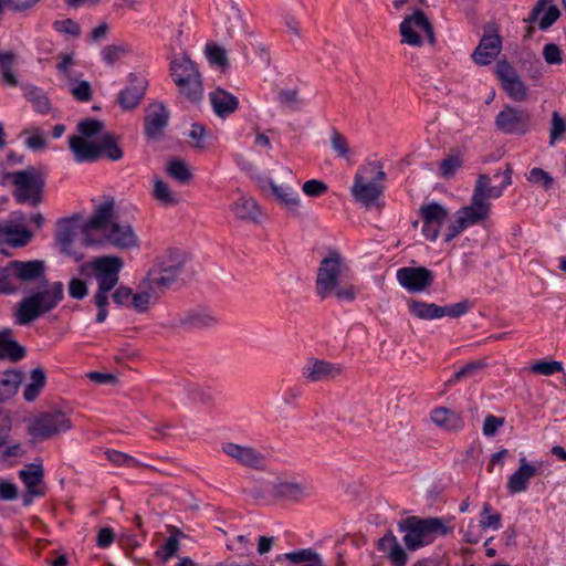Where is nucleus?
Masks as SVG:
<instances>
[{"label": "nucleus", "mask_w": 566, "mask_h": 566, "mask_svg": "<svg viewBox=\"0 0 566 566\" xmlns=\"http://www.w3.org/2000/svg\"><path fill=\"white\" fill-rule=\"evenodd\" d=\"M491 506L489 503H485L482 510V518L480 521V526L482 528L492 527L494 530L500 528L501 526V514L500 513H490Z\"/></svg>", "instance_id": "59"}, {"label": "nucleus", "mask_w": 566, "mask_h": 566, "mask_svg": "<svg viewBox=\"0 0 566 566\" xmlns=\"http://www.w3.org/2000/svg\"><path fill=\"white\" fill-rule=\"evenodd\" d=\"M147 81L136 74H129L126 85L117 97V103L123 111L135 109L145 96Z\"/></svg>", "instance_id": "21"}, {"label": "nucleus", "mask_w": 566, "mask_h": 566, "mask_svg": "<svg viewBox=\"0 0 566 566\" xmlns=\"http://www.w3.org/2000/svg\"><path fill=\"white\" fill-rule=\"evenodd\" d=\"M502 41L497 34H484L472 53L473 61L479 65L490 64L501 52Z\"/></svg>", "instance_id": "25"}, {"label": "nucleus", "mask_w": 566, "mask_h": 566, "mask_svg": "<svg viewBox=\"0 0 566 566\" xmlns=\"http://www.w3.org/2000/svg\"><path fill=\"white\" fill-rule=\"evenodd\" d=\"M206 54L211 63L224 67L228 64L226 50L217 44H208L206 46Z\"/></svg>", "instance_id": "57"}, {"label": "nucleus", "mask_w": 566, "mask_h": 566, "mask_svg": "<svg viewBox=\"0 0 566 566\" xmlns=\"http://www.w3.org/2000/svg\"><path fill=\"white\" fill-rule=\"evenodd\" d=\"M185 264L184 252L167 250L156 258L145 277L155 286V290L164 294L181 275Z\"/></svg>", "instance_id": "5"}, {"label": "nucleus", "mask_w": 566, "mask_h": 566, "mask_svg": "<svg viewBox=\"0 0 566 566\" xmlns=\"http://www.w3.org/2000/svg\"><path fill=\"white\" fill-rule=\"evenodd\" d=\"M538 465L530 463L525 457L520 459L518 469L512 473L507 480V490L511 494L522 493L527 490L528 482L534 478L539 470Z\"/></svg>", "instance_id": "24"}, {"label": "nucleus", "mask_w": 566, "mask_h": 566, "mask_svg": "<svg viewBox=\"0 0 566 566\" xmlns=\"http://www.w3.org/2000/svg\"><path fill=\"white\" fill-rule=\"evenodd\" d=\"M22 381V373L18 370H8L0 379V389L3 395H8V399L13 397Z\"/></svg>", "instance_id": "49"}, {"label": "nucleus", "mask_w": 566, "mask_h": 566, "mask_svg": "<svg viewBox=\"0 0 566 566\" xmlns=\"http://www.w3.org/2000/svg\"><path fill=\"white\" fill-rule=\"evenodd\" d=\"M153 198L163 207H174L180 201L178 192L174 191L170 186L159 179H154Z\"/></svg>", "instance_id": "37"}, {"label": "nucleus", "mask_w": 566, "mask_h": 566, "mask_svg": "<svg viewBox=\"0 0 566 566\" xmlns=\"http://www.w3.org/2000/svg\"><path fill=\"white\" fill-rule=\"evenodd\" d=\"M13 262V273L18 277L19 286L21 284L39 283L44 284L45 277V262L42 260L18 261Z\"/></svg>", "instance_id": "22"}, {"label": "nucleus", "mask_w": 566, "mask_h": 566, "mask_svg": "<svg viewBox=\"0 0 566 566\" xmlns=\"http://www.w3.org/2000/svg\"><path fill=\"white\" fill-rule=\"evenodd\" d=\"M99 158L106 157L112 161H117L123 158V149L112 135H105L98 143Z\"/></svg>", "instance_id": "45"}, {"label": "nucleus", "mask_w": 566, "mask_h": 566, "mask_svg": "<svg viewBox=\"0 0 566 566\" xmlns=\"http://www.w3.org/2000/svg\"><path fill=\"white\" fill-rule=\"evenodd\" d=\"M543 56L547 64H562L563 51L555 43H548L543 49Z\"/></svg>", "instance_id": "63"}, {"label": "nucleus", "mask_w": 566, "mask_h": 566, "mask_svg": "<svg viewBox=\"0 0 566 566\" xmlns=\"http://www.w3.org/2000/svg\"><path fill=\"white\" fill-rule=\"evenodd\" d=\"M170 113L161 102L150 103L145 108L144 132L148 139L159 140L168 126Z\"/></svg>", "instance_id": "16"}, {"label": "nucleus", "mask_w": 566, "mask_h": 566, "mask_svg": "<svg viewBox=\"0 0 566 566\" xmlns=\"http://www.w3.org/2000/svg\"><path fill=\"white\" fill-rule=\"evenodd\" d=\"M270 188L276 201L281 205L283 209H285L287 212L294 216L298 214L301 200L297 192L292 186L276 185L275 182L270 181Z\"/></svg>", "instance_id": "31"}, {"label": "nucleus", "mask_w": 566, "mask_h": 566, "mask_svg": "<svg viewBox=\"0 0 566 566\" xmlns=\"http://www.w3.org/2000/svg\"><path fill=\"white\" fill-rule=\"evenodd\" d=\"M123 265L124 262L122 258L115 255H105L96 258L90 263L83 265L81 271L84 272V269L88 268L94 272V277L98 285L95 295H108V293L118 283L119 272Z\"/></svg>", "instance_id": "9"}, {"label": "nucleus", "mask_w": 566, "mask_h": 566, "mask_svg": "<svg viewBox=\"0 0 566 566\" xmlns=\"http://www.w3.org/2000/svg\"><path fill=\"white\" fill-rule=\"evenodd\" d=\"M64 297L62 282L39 285V289L23 297L18 304L14 313L15 324L25 326L54 310Z\"/></svg>", "instance_id": "3"}, {"label": "nucleus", "mask_w": 566, "mask_h": 566, "mask_svg": "<svg viewBox=\"0 0 566 566\" xmlns=\"http://www.w3.org/2000/svg\"><path fill=\"white\" fill-rule=\"evenodd\" d=\"M398 531L403 533V543L407 548L416 551L433 543L439 536L448 535L452 532V527L440 517L409 516L399 522Z\"/></svg>", "instance_id": "4"}, {"label": "nucleus", "mask_w": 566, "mask_h": 566, "mask_svg": "<svg viewBox=\"0 0 566 566\" xmlns=\"http://www.w3.org/2000/svg\"><path fill=\"white\" fill-rule=\"evenodd\" d=\"M531 114L526 109L516 108L510 105L495 117L496 128L509 135H524L530 129Z\"/></svg>", "instance_id": "12"}, {"label": "nucleus", "mask_w": 566, "mask_h": 566, "mask_svg": "<svg viewBox=\"0 0 566 566\" xmlns=\"http://www.w3.org/2000/svg\"><path fill=\"white\" fill-rule=\"evenodd\" d=\"M566 133V120L554 112L552 115L551 140L549 144L554 145L556 139H559Z\"/></svg>", "instance_id": "61"}, {"label": "nucleus", "mask_w": 566, "mask_h": 566, "mask_svg": "<svg viewBox=\"0 0 566 566\" xmlns=\"http://www.w3.org/2000/svg\"><path fill=\"white\" fill-rule=\"evenodd\" d=\"M526 178L530 182L542 186L545 190H549L554 185V178L542 168H532Z\"/></svg>", "instance_id": "52"}, {"label": "nucleus", "mask_w": 566, "mask_h": 566, "mask_svg": "<svg viewBox=\"0 0 566 566\" xmlns=\"http://www.w3.org/2000/svg\"><path fill=\"white\" fill-rule=\"evenodd\" d=\"M23 134H29L30 136L25 139V145L33 150H42L45 145L46 140L44 138L43 132L40 128H31L25 129Z\"/></svg>", "instance_id": "56"}, {"label": "nucleus", "mask_w": 566, "mask_h": 566, "mask_svg": "<svg viewBox=\"0 0 566 566\" xmlns=\"http://www.w3.org/2000/svg\"><path fill=\"white\" fill-rule=\"evenodd\" d=\"M408 308L415 317L423 321L438 319L442 312L439 305L419 300H409Z\"/></svg>", "instance_id": "39"}, {"label": "nucleus", "mask_w": 566, "mask_h": 566, "mask_svg": "<svg viewBox=\"0 0 566 566\" xmlns=\"http://www.w3.org/2000/svg\"><path fill=\"white\" fill-rule=\"evenodd\" d=\"M166 172L169 177L182 185L189 184L192 179V172L188 165L178 158H174L167 163Z\"/></svg>", "instance_id": "43"}, {"label": "nucleus", "mask_w": 566, "mask_h": 566, "mask_svg": "<svg viewBox=\"0 0 566 566\" xmlns=\"http://www.w3.org/2000/svg\"><path fill=\"white\" fill-rule=\"evenodd\" d=\"M352 277L350 269L342 254L329 251L317 269V295L323 298L334 296L338 301L353 302L356 298L357 289L352 283Z\"/></svg>", "instance_id": "2"}, {"label": "nucleus", "mask_w": 566, "mask_h": 566, "mask_svg": "<svg viewBox=\"0 0 566 566\" xmlns=\"http://www.w3.org/2000/svg\"><path fill=\"white\" fill-rule=\"evenodd\" d=\"M331 144L333 149L342 158H348L349 146L347 139L337 130H334L331 136Z\"/></svg>", "instance_id": "62"}, {"label": "nucleus", "mask_w": 566, "mask_h": 566, "mask_svg": "<svg viewBox=\"0 0 566 566\" xmlns=\"http://www.w3.org/2000/svg\"><path fill=\"white\" fill-rule=\"evenodd\" d=\"M27 491L31 495L43 496L45 486L43 482L44 470L41 463H30L19 472Z\"/></svg>", "instance_id": "27"}, {"label": "nucleus", "mask_w": 566, "mask_h": 566, "mask_svg": "<svg viewBox=\"0 0 566 566\" xmlns=\"http://www.w3.org/2000/svg\"><path fill=\"white\" fill-rule=\"evenodd\" d=\"M491 203H484L480 200L471 198V205L463 207L457 212V216L463 221L465 227L476 224L484 221L490 213Z\"/></svg>", "instance_id": "33"}, {"label": "nucleus", "mask_w": 566, "mask_h": 566, "mask_svg": "<svg viewBox=\"0 0 566 566\" xmlns=\"http://www.w3.org/2000/svg\"><path fill=\"white\" fill-rule=\"evenodd\" d=\"M128 46L127 45H106L102 50V56L106 64L109 66H113L116 62H118L123 56H125L128 53Z\"/></svg>", "instance_id": "51"}, {"label": "nucleus", "mask_w": 566, "mask_h": 566, "mask_svg": "<svg viewBox=\"0 0 566 566\" xmlns=\"http://www.w3.org/2000/svg\"><path fill=\"white\" fill-rule=\"evenodd\" d=\"M564 369L560 361H545L541 360L533 364L530 368L531 373L543 376H551L557 373H562Z\"/></svg>", "instance_id": "53"}, {"label": "nucleus", "mask_w": 566, "mask_h": 566, "mask_svg": "<svg viewBox=\"0 0 566 566\" xmlns=\"http://www.w3.org/2000/svg\"><path fill=\"white\" fill-rule=\"evenodd\" d=\"M69 146L77 163H91L99 159L98 143L73 135L69 138Z\"/></svg>", "instance_id": "28"}, {"label": "nucleus", "mask_w": 566, "mask_h": 566, "mask_svg": "<svg viewBox=\"0 0 566 566\" xmlns=\"http://www.w3.org/2000/svg\"><path fill=\"white\" fill-rule=\"evenodd\" d=\"M104 124L101 120L94 118L84 119L77 125L78 136H82L83 138H91L101 133Z\"/></svg>", "instance_id": "54"}, {"label": "nucleus", "mask_w": 566, "mask_h": 566, "mask_svg": "<svg viewBox=\"0 0 566 566\" xmlns=\"http://www.w3.org/2000/svg\"><path fill=\"white\" fill-rule=\"evenodd\" d=\"M10 182L15 189L13 196L19 203L38 206L42 201L44 180L33 167L3 175L2 184Z\"/></svg>", "instance_id": "7"}, {"label": "nucleus", "mask_w": 566, "mask_h": 566, "mask_svg": "<svg viewBox=\"0 0 566 566\" xmlns=\"http://www.w3.org/2000/svg\"><path fill=\"white\" fill-rule=\"evenodd\" d=\"M463 165L460 150H452L439 165V175L444 179H450L455 171Z\"/></svg>", "instance_id": "44"}, {"label": "nucleus", "mask_w": 566, "mask_h": 566, "mask_svg": "<svg viewBox=\"0 0 566 566\" xmlns=\"http://www.w3.org/2000/svg\"><path fill=\"white\" fill-rule=\"evenodd\" d=\"M419 212L423 221V235L431 241L437 240L440 228L449 216L448 210L438 202H431L422 206Z\"/></svg>", "instance_id": "20"}, {"label": "nucleus", "mask_w": 566, "mask_h": 566, "mask_svg": "<svg viewBox=\"0 0 566 566\" xmlns=\"http://www.w3.org/2000/svg\"><path fill=\"white\" fill-rule=\"evenodd\" d=\"M221 451L233 462L245 468L258 470L265 462L264 454L252 446L227 441L221 444Z\"/></svg>", "instance_id": "14"}, {"label": "nucleus", "mask_w": 566, "mask_h": 566, "mask_svg": "<svg viewBox=\"0 0 566 566\" xmlns=\"http://www.w3.org/2000/svg\"><path fill=\"white\" fill-rule=\"evenodd\" d=\"M274 491L276 495L294 502H298L311 494L308 485L296 481H280L274 485Z\"/></svg>", "instance_id": "35"}, {"label": "nucleus", "mask_w": 566, "mask_h": 566, "mask_svg": "<svg viewBox=\"0 0 566 566\" xmlns=\"http://www.w3.org/2000/svg\"><path fill=\"white\" fill-rule=\"evenodd\" d=\"M377 548L387 556L392 566L407 565V553L391 531L378 541Z\"/></svg>", "instance_id": "26"}, {"label": "nucleus", "mask_w": 566, "mask_h": 566, "mask_svg": "<svg viewBox=\"0 0 566 566\" xmlns=\"http://www.w3.org/2000/svg\"><path fill=\"white\" fill-rule=\"evenodd\" d=\"M505 419L502 417H495L492 415L486 416L483 423V434L486 437H493L495 432L504 426Z\"/></svg>", "instance_id": "64"}, {"label": "nucleus", "mask_w": 566, "mask_h": 566, "mask_svg": "<svg viewBox=\"0 0 566 566\" xmlns=\"http://www.w3.org/2000/svg\"><path fill=\"white\" fill-rule=\"evenodd\" d=\"M138 289L139 291L137 293H132L129 307L139 313H144L149 308L153 301L159 298L161 293L155 290V286L146 277L142 280Z\"/></svg>", "instance_id": "32"}, {"label": "nucleus", "mask_w": 566, "mask_h": 566, "mask_svg": "<svg viewBox=\"0 0 566 566\" xmlns=\"http://www.w3.org/2000/svg\"><path fill=\"white\" fill-rule=\"evenodd\" d=\"M24 97L29 101L33 109L42 115L49 114L52 109L51 102L45 92L32 85L23 87Z\"/></svg>", "instance_id": "38"}, {"label": "nucleus", "mask_w": 566, "mask_h": 566, "mask_svg": "<svg viewBox=\"0 0 566 566\" xmlns=\"http://www.w3.org/2000/svg\"><path fill=\"white\" fill-rule=\"evenodd\" d=\"M284 558L295 566H325L322 557L312 548L286 553Z\"/></svg>", "instance_id": "42"}, {"label": "nucleus", "mask_w": 566, "mask_h": 566, "mask_svg": "<svg viewBox=\"0 0 566 566\" xmlns=\"http://www.w3.org/2000/svg\"><path fill=\"white\" fill-rule=\"evenodd\" d=\"M78 222L80 218L77 216L61 219L56 223L55 232V241L60 245L61 251L73 256L76 261L81 260L82 255L73 250V242L78 231L83 233L82 228L85 224V222L81 224Z\"/></svg>", "instance_id": "18"}, {"label": "nucleus", "mask_w": 566, "mask_h": 566, "mask_svg": "<svg viewBox=\"0 0 566 566\" xmlns=\"http://www.w3.org/2000/svg\"><path fill=\"white\" fill-rule=\"evenodd\" d=\"M440 310L442 311L440 312V318L444 316L457 318L464 315L470 310V305L468 301H462L455 304L440 306Z\"/></svg>", "instance_id": "60"}, {"label": "nucleus", "mask_w": 566, "mask_h": 566, "mask_svg": "<svg viewBox=\"0 0 566 566\" xmlns=\"http://www.w3.org/2000/svg\"><path fill=\"white\" fill-rule=\"evenodd\" d=\"M231 210L237 218L248 222H256L261 216L256 201L243 195L231 206Z\"/></svg>", "instance_id": "36"}, {"label": "nucleus", "mask_w": 566, "mask_h": 566, "mask_svg": "<svg viewBox=\"0 0 566 566\" xmlns=\"http://www.w3.org/2000/svg\"><path fill=\"white\" fill-rule=\"evenodd\" d=\"M15 55L13 52H0V72L2 81L10 86H18L19 82L13 73Z\"/></svg>", "instance_id": "47"}, {"label": "nucleus", "mask_w": 566, "mask_h": 566, "mask_svg": "<svg viewBox=\"0 0 566 566\" xmlns=\"http://www.w3.org/2000/svg\"><path fill=\"white\" fill-rule=\"evenodd\" d=\"M431 421L439 428L457 432L464 428V420L460 412L447 408L437 407L430 413Z\"/></svg>", "instance_id": "29"}, {"label": "nucleus", "mask_w": 566, "mask_h": 566, "mask_svg": "<svg viewBox=\"0 0 566 566\" xmlns=\"http://www.w3.org/2000/svg\"><path fill=\"white\" fill-rule=\"evenodd\" d=\"M64 84L69 86L71 94L78 102H90L92 99V87L87 81H77L71 77Z\"/></svg>", "instance_id": "48"}, {"label": "nucleus", "mask_w": 566, "mask_h": 566, "mask_svg": "<svg viewBox=\"0 0 566 566\" xmlns=\"http://www.w3.org/2000/svg\"><path fill=\"white\" fill-rule=\"evenodd\" d=\"M398 283L410 293H421L434 281L433 272L423 266H406L397 271Z\"/></svg>", "instance_id": "13"}, {"label": "nucleus", "mask_w": 566, "mask_h": 566, "mask_svg": "<svg viewBox=\"0 0 566 566\" xmlns=\"http://www.w3.org/2000/svg\"><path fill=\"white\" fill-rule=\"evenodd\" d=\"M496 75L507 95L516 101L523 102L527 97V87L516 73L514 67L506 61L496 64Z\"/></svg>", "instance_id": "17"}, {"label": "nucleus", "mask_w": 566, "mask_h": 566, "mask_svg": "<svg viewBox=\"0 0 566 566\" xmlns=\"http://www.w3.org/2000/svg\"><path fill=\"white\" fill-rule=\"evenodd\" d=\"M385 179L386 174L380 164H368L356 172L350 188L352 196L357 202L369 208L382 195Z\"/></svg>", "instance_id": "6"}, {"label": "nucleus", "mask_w": 566, "mask_h": 566, "mask_svg": "<svg viewBox=\"0 0 566 566\" xmlns=\"http://www.w3.org/2000/svg\"><path fill=\"white\" fill-rule=\"evenodd\" d=\"M83 244H95L91 238L93 231L102 232L106 242L119 250H132L139 247V239L128 222L119 221L115 217L114 201H105L98 205L92 216L82 228Z\"/></svg>", "instance_id": "1"}, {"label": "nucleus", "mask_w": 566, "mask_h": 566, "mask_svg": "<svg viewBox=\"0 0 566 566\" xmlns=\"http://www.w3.org/2000/svg\"><path fill=\"white\" fill-rule=\"evenodd\" d=\"M340 364L318 358H308L301 369L302 377L310 382H327L343 374Z\"/></svg>", "instance_id": "15"}, {"label": "nucleus", "mask_w": 566, "mask_h": 566, "mask_svg": "<svg viewBox=\"0 0 566 566\" xmlns=\"http://www.w3.org/2000/svg\"><path fill=\"white\" fill-rule=\"evenodd\" d=\"M46 376L42 367L33 368L30 371V384L23 390V398L28 402L34 401L44 388Z\"/></svg>", "instance_id": "41"}, {"label": "nucleus", "mask_w": 566, "mask_h": 566, "mask_svg": "<svg viewBox=\"0 0 566 566\" xmlns=\"http://www.w3.org/2000/svg\"><path fill=\"white\" fill-rule=\"evenodd\" d=\"M177 535H182V533L179 530L174 528L171 536L168 537L165 545L161 547L160 551H158V554L163 557L164 560H168L178 552L179 541L177 538Z\"/></svg>", "instance_id": "55"}, {"label": "nucleus", "mask_w": 566, "mask_h": 566, "mask_svg": "<svg viewBox=\"0 0 566 566\" xmlns=\"http://www.w3.org/2000/svg\"><path fill=\"white\" fill-rule=\"evenodd\" d=\"M170 71L172 80L182 96L193 103L202 98L201 75L188 56L182 55L174 59L170 63Z\"/></svg>", "instance_id": "8"}, {"label": "nucleus", "mask_w": 566, "mask_h": 566, "mask_svg": "<svg viewBox=\"0 0 566 566\" xmlns=\"http://www.w3.org/2000/svg\"><path fill=\"white\" fill-rule=\"evenodd\" d=\"M302 190L306 196L315 198L326 193L328 186L322 180L311 179L303 184Z\"/></svg>", "instance_id": "58"}, {"label": "nucleus", "mask_w": 566, "mask_h": 566, "mask_svg": "<svg viewBox=\"0 0 566 566\" xmlns=\"http://www.w3.org/2000/svg\"><path fill=\"white\" fill-rule=\"evenodd\" d=\"M512 175L513 169L510 164H506L503 176L504 179L500 186H492L491 178L486 174L479 175L472 197L475 200H480L484 203H490L489 199L491 198H500L503 195V191L512 184Z\"/></svg>", "instance_id": "19"}, {"label": "nucleus", "mask_w": 566, "mask_h": 566, "mask_svg": "<svg viewBox=\"0 0 566 566\" xmlns=\"http://www.w3.org/2000/svg\"><path fill=\"white\" fill-rule=\"evenodd\" d=\"M31 238V232L25 229H18L11 224H0V241L4 240L12 247H23Z\"/></svg>", "instance_id": "40"}, {"label": "nucleus", "mask_w": 566, "mask_h": 566, "mask_svg": "<svg viewBox=\"0 0 566 566\" xmlns=\"http://www.w3.org/2000/svg\"><path fill=\"white\" fill-rule=\"evenodd\" d=\"M277 102L290 111H297L303 99L297 87L281 90L277 93Z\"/></svg>", "instance_id": "50"}, {"label": "nucleus", "mask_w": 566, "mask_h": 566, "mask_svg": "<svg viewBox=\"0 0 566 566\" xmlns=\"http://www.w3.org/2000/svg\"><path fill=\"white\" fill-rule=\"evenodd\" d=\"M213 112L219 117H227L233 114L239 107L238 98L222 88H217L209 94Z\"/></svg>", "instance_id": "30"}, {"label": "nucleus", "mask_w": 566, "mask_h": 566, "mask_svg": "<svg viewBox=\"0 0 566 566\" xmlns=\"http://www.w3.org/2000/svg\"><path fill=\"white\" fill-rule=\"evenodd\" d=\"M72 428V421L65 412L53 410L34 417L28 428V433L36 440H48L62 434Z\"/></svg>", "instance_id": "10"}, {"label": "nucleus", "mask_w": 566, "mask_h": 566, "mask_svg": "<svg viewBox=\"0 0 566 566\" xmlns=\"http://www.w3.org/2000/svg\"><path fill=\"white\" fill-rule=\"evenodd\" d=\"M417 29L426 33L430 44L436 42L433 28L422 11H416L412 15L406 17L400 23L401 42L411 46H420L422 40L417 33Z\"/></svg>", "instance_id": "11"}, {"label": "nucleus", "mask_w": 566, "mask_h": 566, "mask_svg": "<svg viewBox=\"0 0 566 566\" xmlns=\"http://www.w3.org/2000/svg\"><path fill=\"white\" fill-rule=\"evenodd\" d=\"M25 356V349L14 339L11 328L0 331V358L19 361Z\"/></svg>", "instance_id": "34"}, {"label": "nucleus", "mask_w": 566, "mask_h": 566, "mask_svg": "<svg viewBox=\"0 0 566 566\" xmlns=\"http://www.w3.org/2000/svg\"><path fill=\"white\" fill-rule=\"evenodd\" d=\"M12 270V261L0 269V293L2 294H13L20 290L18 277Z\"/></svg>", "instance_id": "46"}, {"label": "nucleus", "mask_w": 566, "mask_h": 566, "mask_svg": "<svg viewBox=\"0 0 566 566\" xmlns=\"http://www.w3.org/2000/svg\"><path fill=\"white\" fill-rule=\"evenodd\" d=\"M218 317L210 310L197 307L180 315L175 325L186 329H207L218 324Z\"/></svg>", "instance_id": "23"}]
</instances>
